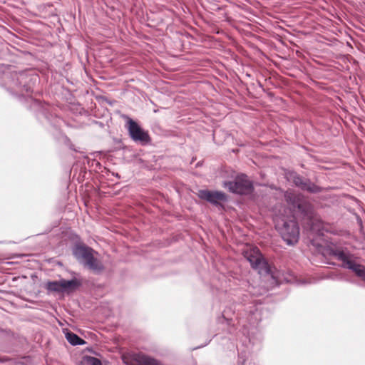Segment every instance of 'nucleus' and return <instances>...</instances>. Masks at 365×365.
Masks as SVG:
<instances>
[{"mask_svg":"<svg viewBox=\"0 0 365 365\" xmlns=\"http://www.w3.org/2000/svg\"><path fill=\"white\" fill-rule=\"evenodd\" d=\"M288 178L299 188L310 193L319 192L321 189L319 186L312 182L309 179L305 178L295 172L289 173Z\"/></svg>","mask_w":365,"mask_h":365,"instance_id":"obj_8","label":"nucleus"},{"mask_svg":"<svg viewBox=\"0 0 365 365\" xmlns=\"http://www.w3.org/2000/svg\"><path fill=\"white\" fill-rule=\"evenodd\" d=\"M74 255L78 259L83 260L84 264L94 257L93 250L84 246L77 247L74 250Z\"/></svg>","mask_w":365,"mask_h":365,"instance_id":"obj_10","label":"nucleus"},{"mask_svg":"<svg viewBox=\"0 0 365 365\" xmlns=\"http://www.w3.org/2000/svg\"><path fill=\"white\" fill-rule=\"evenodd\" d=\"M66 337L68 341L72 345H82L86 344V341L83 339L73 332L66 333Z\"/></svg>","mask_w":365,"mask_h":365,"instance_id":"obj_14","label":"nucleus"},{"mask_svg":"<svg viewBox=\"0 0 365 365\" xmlns=\"http://www.w3.org/2000/svg\"><path fill=\"white\" fill-rule=\"evenodd\" d=\"M280 192L283 193L284 197L289 205H302L299 202L298 196H297L296 194L292 191L288 190L284 192L280 190Z\"/></svg>","mask_w":365,"mask_h":365,"instance_id":"obj_13","label":"nucleus"},{"mask_svg":"<svg viewBox=\"0 0 365 365\" xmlns=\"http://www.w3.org/2000/svg\"><path fill=\"white\" fill-rule=\"evenodd\" d=\"M46 288L48 291L62 292L61 279L59 281L48 282L46 284Z\"/></svg>","mask_w":365,"mask_h":365,"instance_id":"obj_15","label":"nucleus"},{"mask_svg":"<svg viewBox=\"0 0 365 365\" xmlns=\"http://www.w3.org/2000/svg\"><path fill=\"white\" fill-rule=\"evenodd\" d=\"M198 195L200 198L215 205H222L219 202H225L227 200V195L218 190H202L199 191Z\"/></svg>","mask_w":365,"mask_h":365,"instance_id":"obj_9","label":"nucleus"},{"mask_svg":"<svg viewBox=\"0 0 365 365\" xmlns=\"http://www.w3.org/2000/svg\"><path fill=\"white\" fill-rule=\"evenodd\" d=\"M123 361L127 365H160V362L143 352H128L122 355Z\"/></svg>","mask_w":365,"mask_h":365,"instance_id":"obj_7","label":"nucleus"},{"mask_svg":"<svg viewBox=\"0 0 365 365\" xmlns=\"http://www.w3.org/2000/svg\"><path fill=\"white\" fill-rule=\"evenodd\" d=\"M125 128L128 130L129 136L135 143L142 145H148L150 143L151 138L147 130L143 129L138 123L132 118L126 116Z\"/></svg>","mask_w":365,"mask_h":365,"instance_id":"obj_4","label":"nucleus"},{"mask_svg":"<svg viewBox=\"0 0 365 365\" xmlns=\"http://www.w3.org/2000/svg\"><path fill=\"white\" fill-rule=\"evenodd\" d=\"M223 187L233 193L246 195L254 190L252 182L244 174L237 175L233 181H225Z\"/></svg>","mask_w":365,"mask_h":365,"instance_id":"obj_3","label":"nucleus"},{"mask_svg":"<svg viewBox=\"0 0 365 365\" xmlns=\"http://www.w3.org/2000/svg\"><path fill=\"white\" fill-rule=\"evenodd\" d=\"M310 208L311 207H279L277 213L274 215L273 220L275 227L288 245L296 244L299 238V227L294 214L296 212L303 215V226L311 233L323 235L324 232H329L330 226L324 224L319 216Z\"/></svg>","mask_w":365,"mask_h":365,"instance_id":"obj_1","label":"nucleus"},{"mask_svg":"<svg viewBox=\"0 0 365 365\" xmlns=\"http://www.w3.org/2000/svg\"><path fill=\"white\" fill-rule=\"evenodd\" d=\"M81 365H102L101 361L93 356H85L82 358Z\"/></svg>","mask_w":365,"mask_h":365,"instance_id":"obj_16","label":"nucleus"},{"mask_svg":"<svg viewBox=\"0 0 365 365\" xmlns=\"http://www.w3.org/2000/svg\"><path fill=\"white\" fill-rule=\"evenodd\" d=\"M334 255L337 259L342 262L343 267L351 269L356 276L365 280V266L356 263L351 254L341 250H336Z\"/></svg>","mask_w":365,"mask_h":365,"instance_id":"obj_5","label":"nucleus"},{"mask_svg":"<svg viewBox=\"0 0 365 365\" xmlns=\"http://www.w3.org/2000/svg\"><path fill=\"white\" fill-rule=\"evenodd\" d=\"M38 80V75L31 71L6 72L3 86L13 95L29 96Z\"/></svg>","mask_w":365,"mask_h":365,"instance_id":"obj_2","label":"nucleus"},{"mask_svg":"<svg viewBox=\"0 0 365 365\" xmlns=\"http://www.w3.org/2000/svg\"><path fill=\"white\" fill-rule=\"evenodd\" d=\"M243 253L245 257L250 262L253 268L259 269V272L269 273V264L262 257L259 250L257 247L247 248Z\"/></svg>","mask_w":365,"mask_h":365,"instance_id":"obj_6","label":"nucleus"},{"mask_svg":"<svg viewBox=\"0 0 365 365\" xmlns=\"http://www.w3.org/2000/svg\"><path fill=\"white\" fill-rule=\"evenodd\" d=\"M85 265L95 273H99L104 269L103 264L94 257L90 259Z\"/></svg>","mask_w":365,"mask_h":365,"instance_id":"obj_12","label":"nucleus"},{"mask_svg":"<svg viewBox=\"0 0 365 365\" xmlns=\"http://www.w3.org/2000/svg\"><path fill=\"white\" fill-rule=\"evenodd\" d=\"M81 283L77 279L71 280L61 279V287L63 292H72L78 289Z\"/></svg>","mask_w":365,"mask_h":365,"instance_id":"obj_11","label":"nucleus"}]
</instances>
